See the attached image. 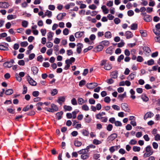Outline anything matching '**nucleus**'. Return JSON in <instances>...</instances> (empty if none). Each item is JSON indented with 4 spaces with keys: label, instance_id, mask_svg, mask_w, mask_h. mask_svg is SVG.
Wrapping results in <instances>:
<instances>
[{
    "label": "nucleus",
    "instance_id": "nucleus-1",
    "mask_svg": "<svg viewBox=\"0 0 160 160\" xmlns=\"http://www.w3.org/2000/svg\"><path fill=\"white\" fill-rule=\"evenodd\" d=\"M106 114L104 112H102L97 114L96 116V118L98 119H100L101 121L103 122H106L108 121V118L106 117H103V116Z\"/></svg>",
    "mask_w": 160,
    "mask_h": 160
},
{
    "label": "nucleus",
    "instance_id": "nucleus-2",
    "mask_svg": "<svg viewBox=\"0 0 160 160\" xmlns=\"http://www.w3.org/2000/svg\"><path fill=\"white\" fill-rule=\"evenodd\" d=\"M14 62V60L12 59L10 61H8L4 62L3 64L4 67L6 68H9L12 66Z\"/></svg>",
    "mask_w": 160,
    "mask_h": 160
},
{
    "label": "nucleus",
    "instance_id": "nucleus-3",
    "mask_svg": "<svg viewBox=\"0 0 160 160\" xmlns=\"http://www.w3.org/2000/svg\"><path fill=\"white\" fill-rule=\"evenodd\" d=\"M98 84L96 82H91L87 83L86 86L89 89H93L95 87L98 86Z\"/></svg>",
    "mask_w": 160,
    "mask_h": 160
},
{
    "label": "nucleus",
    "instance_id": "nucleus-4",
    "mask_svg": "<svg viewBox=\"0 0 160 160\" xmlns=\"http://www.w3.org/2000/svg\"><path fill=\"white\" fill-rule=\"evenodd\" d=\"M117 137V134L116 133H113L110 135L108 138L107 140L108 141L111 142L114 140Z\"/></svg>",
    "mask_w": 160,
    "mask_h": 160
},
{
    "label": "nucleus",
    "instance_id": "nucleus-5",
    "mask_svg": "<svg viewBox=\"0 0 160 160\" xmlns=\"http://www.w3.org/2000/svg\"><path fill=\"white\" fill-rule=\"evenodd\" d=\"M142 14L144 15L143 19L146 22H149L152 21V17L150 15L147 14L145 13Z\"/></svg>",
    "mask_w": 160,
    "mask_h": 160
},
{
    "label": "nucleus",
    "instance_id": "nucleus-6",
    "mask_svg": "<svg viewBox=\"0 0 160 160\" xmlns=\"http://www.w3.org/2000/svg\"><path fill=\"white\" fill-rule=\"evenodd\" d=\"M27 80L28 82L32 86H35L37 85V82L32 78L29 76L27 78Z\"/></svg>",
    "mask_w": 160,
    "mask_h": 160
},
{
    "label": "nucleus",
    "instance_id": "nucleus-7",
    "mask_svg": "<svg viewBox=\"0 0 160 160\" xmlns=\"http://www.w3.org/2000/svg\"><path fill=\"white\" fill-rule=\"evenodd\" d=\"M9 6V5L8 2H0V8H8Z\"/></svg>",
    "mask_w": 160,
    "mask_h": 160
},
{
    "label": "nucleus",
    "instance_id": "nucleus-8",
    "mask_svg": "<svg viewBox=\"0 0 160 160\" xmlns=\"http://www.w3.org/2000/svg\"><path fill=\"white\" fill-rule=\"evenodd\" d=\"M121 107L122 109L126 112H129L130 109L128 107V105L126 103H123L121 104Z\"/></svg>",
    "mask_w": 160,
    "mask_h": 160
},
{
    "label": "nucleus",
    "instance_id": "nucleus-9",
    "mask_svg": "<svg viewBox=\"0 0 160 160\" xmlns=\"http://www.w3.org/2000/svg\"><path fill=\"white\" fill-rule=\"evenodd\" d=\"M77 52L79 54L81 52L82 48L83 47V45L81 43H78L77 45Z\"/></svg>",
    "mask_w": 160,
    "mask_h": 160
},
{
    "label": "nucleus",
    "instance_id": "nucleus-10",
    "mask_svg": "<svg viewBox=\"0 0 160 160\" xmlns=\"http://www.w3.org/2000/svg\"><path fill=\"white\" fill-rule=\"evenodd\" d=\"M125 36H126L127 39H129L132 38L133 35L131 32L128 31L125 32Z\"/></svg>",
    "mask_w": 160,
    "mask_h": 160
},
{
    "label": "nucleus",
    "instance_id": "nucleus-11",
    "mask_svg": "<svg viewBox=\"0 0 160 160\" xmlns=\"http://www.w3.org/2000/svg\"><path fill=\"white\" fill-rule=\"evenodd\" d=\"M154 114L151 112H148L144 115V119L146 120L148 118H151L153 116Z\"/></svg>",
    "mask_w": 160,
    "mask_h": 160
},
{
    "label": "nucleus",
    "instance_id": "nucleus-12",
    "mask_svg": "<svg viewBox=\"0 0 160 160\" xmlns=\"http://www.w3.org/2000/svg\"><path fill=\"white\" fill-rule=\"evenodd\" d=\"M136 72H134L131 73L128 77L127 78L129 80H132L136 76Z\"/></svg>",
    "mask_w": 160,
    "mask_h": 160
},
{
    "label": "nucleus",
    "instance_id": "nucleus-13",
    "mask_svg": "<svg viewBox=\"0 0 160 160\" xmlns=\"http://www.w3.org/2000/svg\"><path fill=\"white\" fill-rule=\"evenodd\" d=\"M83 34L84 32H77L75 34V37L76 38H79L83 35Z\"/></svg>",
    "mask_w": 160,
    "mask_h": 160
},
{
    "label": "nucleus",
    "instance_id": "nucleus-14",
    "mask_svg": "<svg viewBox=\"0 0 160 160\" xmlns=\"http://www.w3.org/2000/svg\"><path fill=\"white\" fill-rule=\"evenodd\" d=\"M52 16V12L49 11L47 10L43 16H42V18H43L47 16L48 18H50Z\"/></svg>",
    "mask_w": 160,
    "mask_h": 160
},
{
    "label": "nucleus",
    "instance_id": "nucleus-15",
    "mask_svg": "<svg viewBox=\"0 0 160 160\" xmlns=\"http://www.w3.org/2000/svg\"><path fill=\"white\" fill-rule=\"evenodd\" d=\"M65 98L64 96L59 97L57 100V102L61 104V102H64L65 101Z\"/></svg>",
    "mask_w": 160,
    "mask_h": 160
},
{
    "label": "nucleus",
    "instance_id": "nucleus-16",
    "mask_svg": "<svg viewBox=\"0 0 160 160\" xmlns=\"http://www.w3.org/2000/svg\"><path fill=\"white\" fill-rule=\"evenodd\" d=\"M118 72L117 71L113 72L111 74V77L112 78H116L118 77Z\"/></svg>",
    "mask_w": 160,
    "mask_h": 160
},
{
    "label": "nucleus",
    "instance_id": "nucleus-17",
    "mask_svg": "<svg viewBox=\"0 0 160 160\" xmlns=\"http://www.w3.org/2000/svg\"><path fill=\"white\" fill-rule=\"evenodd\" d=\"M101 8L103 12L105 14H107L109 12V10L107 8L105 5H103L101 7Z\"/></svg>",
    "mask_w": 160,
    "mask_h": 160
},
{
    "label": "nucleus",
    "instance_id": "nucleus-18",
    "mask_svg": "<svg viewBox=\"0 0 160 160\" xmlns=\"http://www.w3.org/2000/svg\"><path fill=\"white\" fill-rule=\"evenodd\" d=\"M145 150L148 152L150 153L151 152L152 154L153 153V150L151 147L149 146H148L146 147Z\"/></svg>",
    "mask_w": 160,
    "mask_h": 160
},
{
    "label": "nucleus",
    "instance_id": "nucleus-19",
    "mask_svg": "<svg viewBox=\"0 0 160 160\" xmlns=\"http://www.w3.org/2000/svg\"><path fill=\"white\" fill-rule=\"evenodd\" d=\"M143 50L144 52L146 55L149 54L151 52L150 48L148 47H144Z\"/></svg>",
    "mask_w": 160,
    "mask_h": 160
},
{
    "label": "nucleus",
    "instance_id": "nucleus-20",
    "mask_svg": "<svg viewBox=\"0 0 160 160\" xmlns=\"http://www.w3.org/2000/svg\"><path fill=\"white\" fill-rule=\"evenodd\" d=\"M81 158L85 160L88 158L89 157V154L88 153H83L81 156Z\"/></svg>",
    "mask_w": 160,
    "mask_h": 160
},
{
    "label": "nucleus",
    "instance_id": "nucleus-21",
    "mask_svg": "<svg viewBox=\"0 0 160 160\" xmlns=\"http://www.w3.org/2000/svg\"><path fill=\"white\" fill-rule=\"evenodd\" d=\"M51 107L53 112L57 111L58 110V108L57 106L53 104H51Z\"/></svg>",
    "mask_w": 160,
    "mask_h": 160
},
{
    "label": "nucleus",
    "instance_id": "nucleus-22",
    "mask_svg": "<svg viewBox=\"0 0 160 160\" xmlns=\"http://www.w3.org/2000/svg\"><path fill=\"white\" fill-rule=\"evenodd\" d=\"M53 33L51 32H49L48 33V39L49 41H51L52 40V38Z\"/></svg>",
    "mask_w": 160,
    "mask_h": 160
},
{
    "label": "nucleus",
    "instance_id": "nucleus-23",
    "mask_svg": "<svg viewBox=\"0 0 160 160\" xmlns=\"http://www.w3.org/2000/svg\"><path fill=\"white\" fill-rule=\"evenodd\" d=\"M17 17V16L15 15L9 14L8 15L7 17V19L8 20H11L15 19Z\"/></svg>",
    "mask_w": 160,
    "mask_h": 160
},
{
    "label": "nucleus",
    "instance_id": "nucleus-24",
    "mask_svg": "<svg viewBox=\"0 0 160 160\" xmlns=\"http://www.w3.org/2000/svg\"><path fill=\"white\" fill-rule=\"evenodd\" d=\"M104 36L107 38H110L112 37L111 33L110 32H107L104 34Z\"/></svg>",
    "mask_w": 160,
    "mask_h": 160
},
{
    "label": "nucleus",
    "instance_id": "nucleus-25",
    "mask_svg": "<svg viewBox=\"0 0 160 160\" xmlns=\"http://www.w3.org/2000/svg\"><path fill=\"white\" fill-rule=\"evenodd\" d=\"M104 68L106 70H109L112 68V66L111 64L107 63L105 64Z\"/></svg>",
    "mask_w": 160,
    "mask_h": 160
},
{
    "label": "nucleus",
    "instance_id": "nucleus-26",
    "mask_svg": "<svg viewBox=\"0 0 160 160\" xmlns=\"http://www.w3.org/2000/svg\"><path fill=\"white\" fill-rule=\"evenodd\" d=\"M63 108L65 111H71L72 110V108L70 106L64 105L63 106Z\"/></svg>",
    "mask_w": 160,
    "mask_h": 160
},
{
    "label": "nucleus",
    "instance_id": "nucleus-27",
    "mask_svg": "<svg viewBox=\"0 0 160 160\" xmlns=\"http://www.w3.org/2000/svg\"><path fill=\"white\" fill-rule=\"evenodd\" d=\"M100 155L98 153H95L93 154V158L95 160H98V159L100 157Z\"/></svg>",
    "mask_w": 160,
    "mask_h": 160
},
{
    "label": "nucleus",
    "instance_id": "nucleus-28",
    "mask_svg": "<svg viewBox=\"0 0 160 160\" xmlns=\"http://www.w3.org/2000/svg\"><path fill=\"white\" fill-rule=\"evenodd\" d=\"M63 113V112L62 111L57 112L56 113V116L58 119L59 120L61 118L62 116Z\"/></svg>",
    "mask_w": 160,
    "mask_h": 160
},
{
    "label": "nucleus",
    "instance_id": "nucleus-29",
    "mask_svg": "<svg viewBox=\"0 0 160 160\" xmlns=\"http://www.w3.org/2000/svg\"><path fill=\"white\" fill-rule=\"evenodd\" d=\"M141 98L143 101L145 102H147L149 100L148 98L145 94H142Z\"/></svg>",
    "mask_w": 160,
    "mask_h": 160
},
{
    "label": "nucleus",
    "instance_id": "nucleus-30",
    "mask_svg": "<svg viewBox=\"0 0 160 160\" xmlns=\"http://www.w3.org/2000/svg\"><path fill=\"white\" fill-rule=\"evenodd\" d=\"M87 101L86 100L85 102H84V99L82 98H79L78 99V103L79 105H82V103Z\"/></svg>",
    "mask_w": 160,
    "mask_h": 160
},
{
    "label": "nucleus",
    "instance_id": "nucleus-31",
    "mask_svg": "<svg viewBox=\"0 0 160 160\" xmlns=\"http://www.w3.org/2000/svg\"><path fill=\"white\" fill-rule=\"evenodd\" d=\"M13 93V90L12 89H10L7 90L5 92V94L7 95H10L12 94Z\"/></svg>",
    "mask_w": 160,
    "mask_h": 160
},
{
    "label": "nucleus",
    "instance_id": "nucleus-32",
    "mask_svg": "<svg viewBox=\"0 0 160 160\" xmlns=\"http://www.w3.org/2000/svg\"><path fill=\"white\" fill-rule=\"evenodd\" d=\"M32 70L34 74H36L38 72V69L36 67H33L32 68Z\"/></svg>",
    "mask_w": 160,
    "mask_h": 160
},
{
    "label": "nucleus",
    "instance_id": "nucleus-33",
    "mask_svg": "<svg viewBox=\"0 0 160 160\" xmlns=\"http://www.w3.org/2000/svg\"><path fill=\"white\" fill-rule=\"evenodd\" d=\"M130 28L131 30H135L138 28L137 24L135 23H133L131 25L130 27Z\"/></svg>",
    "mask_w": 160,
    "mask_h": 160
},
{
    "label": "nucleus",
    "instance_id": "nucleus-34",
    "mask_svg": "<svg viewBox=\"0 0 160 160\" xmlns=\"http://www.w3.org/2000/svg\"><path fill=\"white\" fill-rule=\"evenodd\" d=\"M82 143L81 142L78 140H75L74 142V145L77 147H79L81 146Z\"/></svg>",
    "mask_w": 160,
    "mask_h": 160
},
{
    "label": "nucleus",
    "instance_id": "nucleus-35",
    "mask_svg": "<svg viewBox=\"0 0 160 160\" xmlns=\"http://www.w3.org/2000/svg\"><path fill=\"white\" fill-rule=\"evenodd\" d=\"M102 143V142L101 141H99L98 139H94L93 141V144L95 145H98L101 144Z\"/></svg>",
    "mask_w": 160,
    "mask_h": 160
},
{
    "label": "nucleus",
    "instance_id": "nucleus-36",
    "mask_svg": "<svg viewBox=\"0 0 160 160\" xmlns=\"http://www.w3.org/2000/svg\"><path fill=\"white\" fill-rule=\"evenodd\" d=\"M126 92H125L123 94L119 95L118 96V98L120 100H122L124 98L126 97Z\"/></svg>",
    "mask_w": 160,
    "mask_h": 160
},
{
    "label": "nucleus",
    "instance_id": "nucleus-37",
    "mask_svg": "<svg viewBox=\"0 0 160 160\" xmlns=\"http://www.w3.org/2000/svg\"><path fill=\"white\" fill-rule=\"evenodd\" d=\"M117 148L118 147L117 146H112L109 148V150L112 153L114 152L115 149H117Z\"/></svg>",
    "mask_w": 160,
    "mask_h": 160
},
{
    "label": "nucleus",
    "instance_id": "nucleus-38",
    "mask_svg": "<svg viewBox=\"0 0 160 160\" xmlns=\"http://www.w3.org/2000/svg\"><path fill=\"white\" fill-rule=\"evenodd\" d=\"M106 52L108 54H112V50L111 48L109 47L106 50Z\"/></svg>",
    "mask_w": 160,
    "mask_h": 160
},
{
    "label": "nucleus",
    "instance_id": "nucleus-39",
    "mask_svg": "<svg viewBox=\"0 0 160 160\" xmlns=\"http://www.w3.org/2000/svg\"><path fill=\"white\" fill-rule=\"evenodd\" d=\"M140 32L142 36L143 37H145L147 35V34L146 31L144 30H140Z\"/></svg>",
    "mask_w": 160,
    "mask_h": 160
},
{
    "label": "nucleus",
    "instance_id": "nucleus-40",
    "mask_svg": "<svg viewBox=\"0 0 160 160\" xmlns=\"http://www.w3.org/2000/svg\"><path fill=\"white\" fill-rule=\"evenodd\" d=\"M0 50L4 51H7L8 48L7 47L4 46L2 45H0Z\"/></svg>",
    "mask_w": 160,
    "mask_h": 160
},
{
    "label": "nucleus",
    "instance_id": "nucleus-41",
    "mask_svg": "<svg viewBox=\"0 0 160 160\" xmlns=\"http://www.w3.org/2000/svg\"><path fill=\"white\" fill-rule=\"evenodd\" d=\"M82 108L83 110L85 111H88L89 109L88 107L86 104L83 105L82 107Z\"/></svg>",
    "mask_w": 160,
    "mask_h": 160
},
{
    "label": "nucleus",
    "instance_id": "nucleus-42",
    "mask_svg": "<svg viewBox=\"0 0 160 160\" xmlns=\"http://www.w3.org/2000/svg\"><path fill=\"white\" fill-rule=\"evenodd\" d=\"M101 43L105 46H108L109 44V42L108 40H104L101 42Z\"/></svg>",
    "mask_w": 160,
    "mask_h": 160
},
{
    "label": "nucleus",
    "instance_id": "nucleus-43",
    "mask_svg": "<svg viewBox=\"0 0 160 160\" xmlns=\"http://www.w3.org/2000/svg\"><path fill=\"white\" fill-rule=\"evenodd\" d=\"M82 133L83 135L85 136H87L88 135L89 132L86 130H83L82 131Z\"/></svg>",
    "mask_w": 160,
    "mask_h": 160
},
{
    "label": "nucleus",
    "instance_id": "nucleus-44",
    "mask_svg": "<svg viewBox=\"0 0 160 160\" xmlns=\"http://www.w3.org/2000/svg\"><path fill=\"white\" fill-rule=\"evenodd\" d=\"M28 44V43L27 42H23L20 43V45L22 47H26Z\"/></svg>",
    "mask_w": 160,
    "mask_h": 160
},
{
    "label": "nucleus",
    "instance_id": "nucleus-45",
    "mask_svg": "<svg viewBox=\"0 0 160 160\" xmlns=\"http://www.w3.org/2000/svg\"><path fill=\"white\" fill-rule=\"evenodd\" d=\"M78 111H74L72 112V118L73 119H75L76 118V115L77 113H78Z\"/></svg>",
    "mask_w": 160,
    "mask_h": 160
},
{
    "label": "nucleus",
    "instance_id": "nucleus-46",
    "mask_svg": "<svg viewBox=\"0 0 160 160\" xmlns=\"http://www.w3.org/2000/svg\"><path fill=\"white\" fill-rule=\"evenodd\" d=\"M58 91L56 89H53L51 92V94L52 96H54L58 93Z\"/></svg>",
    "mask_w": 160,
    "mask_h": 160
},
{
    "label": "nucleus",
    "instance_id": "nucleus-47",
    "mask_svg": "<svg viewBox=\"0 0 160 160\" xmlns=\"http://www.w3.org/2000/svg\"><path fill=\"white\" fill-rule=\"evenodd\" d=\"M111 101V99L109 97L107 96L104 98V101L107 103H109Z\"/></svg>",
    "mask_w": 160,
    "mask_h": 160
},
{
    "label": "nucleus",
    "instance_id": "nucleus-48",
    "mask_svg": "<svg viewBox=\"0 0 160 160\" xmlns=\"http://www.w3.org/2000/svg\"><path fill=\"white\" fill-rule=\"evenodd\" d=\"M53 43L49 42H46V46L48 48H51L53 46Z\"/></svg>",
    "mask_w": 160,
    "mask_h": 160
},
{
    "label": "nucleus",
    "instance_id": "nucleus-49",
    "mask_svg": "<svg viewBox=\"0 0 160 160\" xmlns=\"http://www.w3.org/2000/svg\"><path fill=\"white\" fill-rule=\"evenodd\" d=\"M28 22L26 21H23L22 22V26L24 27V28H26L28 25Z\"/></svg>",
    "mask_w": 160,
    "mask_h": 160
},
{
    "label": "nucleus",
    "instance_id": "nucleus-50",
    "mask_svg": "<svg viewBox=\"0 0 160 160\" xmlns=\"http://www.w3.org/2000/svg\"><path fill=\"white\" fill-rule=\"evenodd\" d=\"M132 149L134 152H139L140 150V148L138 147L134 146L133 147Z\"/></svg>",
    "mask_w": 160,
    "mask_h": 160
},
{
    "label": "nucleus",
    "instance_id": "nucleus-51",
    "mask_svg": "<svg viewBox=\"0 0 160 160\" xmlns=\"http://www.w3.org/2000/svg\"><path fill=\"white\" fill-rule=\"evenodd\" d=\"M103 49V47L102 45H98L97 47V51L99 52L102 51Z\"/></svg>",
    "mask_w": 160,
    "mask_h": 160
},
{
    "label": "nucleus",
    "instance_id": "nucleus-52",
    "mask_svg": "<svg viewBox=\"0 0 160 160\" xmlns=\"http://www.w3.org/2000/svg\"><path fill=\"white\" fill-rule=\"evenodd\" d=\"M63 33L65 35H68L69 33V30L67 28H65L63 30Z\"/></svg>",
    "mask_w": 160,
    "mask_h": 160
},
{
    "label": "nucleus",
    "instance_id": "nucleus-53",
    "mask_svg": "<svg viewBox=\"0 0 160 160\" xmlns=\"http://www.w3.org/2000/svg\"><path fill=\"white\" fill-rule=\"evenodd\" d=\"M154 61L152 59H151L147 61V64L148 65H152L154 64Z\"/></svg>",
    "mask_w": 160,
    "mask_h": 160
},
{
    "label": "nucleus",
    "instance_id": "nucleus-54",
    "mask_svg": "<svg viewBox=\"0 0 160 160\" xmlns=\"http://www.w3.org/2000/svg\"><path fill=\"white\" fill-rule=\"evenodd\" d=\"M27 92V87L25 85H23L22 94H25Z\"/></svg>",
    "mask_w": 160,
    "mask_h": 160
},
{
    "label": "nucleus",
    "instance_id": "nucleus-55",
    "mask_svg": "<svg viewBox=\"0 0 160 160\" xmlns=\"http://www.w3.org/2000/svg\"><path fill=\"white\" fill-rule=\"evenodd\" d=\"M93 48V47L92 46H90L88 47L87 48L83 50L84 53L87 52L88 51L92 49Z\"/></svg>",
    "mask_w": 160,
    "mask_h": 160
},
{
    "label": "nucleus",
    "instance_id": "nucleus-56",
    "mask_svg": "<svg viewBox=\"0 0 160 160\" xmlns=\"http://www.w3.org/2000/svg\"><path fill=\"white\" fill-rule=\"evenodd\" d=\"M112 124H108L107 127V129L109 131H111L112 128Z\"/></svg>",
    "mask_w": 160,
    "mask_h": 160
},
{
    "label": "nucleus",
    "instance_id": "nucleus-57",
    "mask_svg": "<svg viewBox=\"0 0 160 160\" xmlns=\"http://www.w3.org/2000/svg\"><path fill=\"white\" fill-rule=\"evenodd\" d=\"M115 125L116 126H121L122 124L120 121H116L114 122Z\"/></svg>",
    "mask_w": 160,
    "mask_h": 160
},
{
    "label": "nucleus",
    "instance_id": "nucleus-58",
    "mask_svg": "<svg viewBox=\"0 0 160 160\" xmlns=\"http://www.w3.org/2000/svg\"><path fill=\"white\" fill-rule=\"evenodd\" d=\"M71 103L72 104L76 105L77 104V101L75 98H73L71 100Z\"/></svg>",
    "mask_w": 160,
    "mask_h": 160
},
{
    "label": "nucleus",
    "instance_id": "nucleus-59",
    "mask_svg": "<svg viewBox=\"0 0 160 160\" xmlns=\"http://www.w3.org/2000/svg\"><path fill=\"white\" fill-rule=\"evenodd\" d=\"M124 56L122 54L120 55L118 58V61L119 62H121V60H123L124 59Z\"/></svg>",
    "mask_w": 160,
    "mask_h": 160
},
{
    "label": "nucleus",
    "instance_id": "nucleus-60",
    "mask_svg": "<svg viewBox=\"0 0 160 160\" xmlns=\"http://www.w3.org/2000/svg\"><path fill=\"white\" fill-rule=\"evenodd\" d=\"M18 63L20 66H23L25 65V62L23 60H21L18 61Z\"/></svg>",
    "mask_w": 160,
    "mask_h": 160
},
{
    "label": "nucleus",
    "instance_id": "nucleus-61",
    "mask_svg": "<svg viewBox=\"0 0 160 160\" xmlns=\"http://www.w3.org/2000/svg\"><path fill=\"white\" fill-rule=\"evenodd\" d=\"M143 60V59L142 57L138 56L137 58V61L139 62H141Z\"/></svg>",
    "mask_w": 160,
    "mask_h": 160
},
{
    "label": "nucleus",
    "instance_id": "nucleus-62",
    "mask_svg": "<svg viewBox=\"0 0 160 160\" xmlns=\"http://www.w3.org/2000/svg\"><path fill=\"white\" fill-rule=\"evenodd\" d=\"M88 102L89 103L91 104H94L95 102V101L93 98L89 99Z\"/></svg>",
    "mask_w": 160,
    "mask_h": 160
},
{
    "label": "nucleus",
    "instance_id": "nucleus-63",
    "mask_svg": "<svg viewBox=\"0 0 160 160\" xmlns=\"http://www.w3.org/2000/svg\"><path fill=\"white\" fill-rule=\"evenodd\" d=\"M154 33L156 35H160V31L158 29L153 30Z\"/></svg>",
    "mask_w": 160,
    "mask_h": 160
},
{
    "label": "nucleus",
    "instance_id": "nucleus-64",
    "mask_svg": "<svg viewBox=\"0 0 160 160\" xmlns=\"http://www.w3.org/2000/svg\"><path fill=\"white\" fill-rule=\"evenodd\" d=\"M155 140L156 141H158L160 140V135L159 134H157L154 137Z\"/></svg>",
    "mask_w": 160,
    "mask_h": 160
}]
</instances>
